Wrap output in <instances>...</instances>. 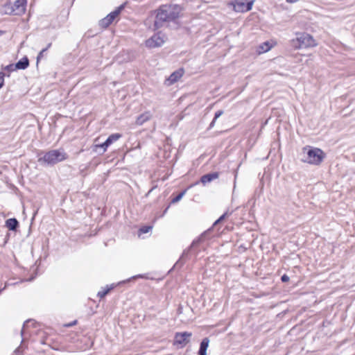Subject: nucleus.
I'll use <instances>...</instances> for the list:
<instances>
[{"label": "nucleus", "mask_w": 355, "mask_h": 355, "mask_svg": "<svg viewBox=\"0 0 355 355\" xmlns=\"http://www.w3.org/2000/svg\"><path fill=\"white\" fill-rule=\"evenodd\" d=\"M180 8L175 5H163L156 10L154 26L158 29L179 17Z\"/></svg>", "instance_id": "nucleus-1"}, {"label": "nucleus", "mask_w": 355, "mask_h": 355, "mask_svg": "<svg viewBox=\"0 0 355 355\" xmlns=\"http://www.w3.org/2000/svg\"><path fill=\"white\" fill-rule=\"evenodd\" d=\"M67 154L62 150H52L46 153L44 155L38 159V162L48 165H53L66 159Z\"/></svg>", "instance_id": "nucleus-2"}, {"label": "nucleus", "mask_w": 355, "mask_h": 355, "mask_svg": "<svg viewBox=\"0 0 355 355\" xmlns=\"http://www.w3.org/2000/svg\"><path fill=\"white\" fill-rule=\"evenodd\" d=\"M306 150V157L303 159L304 162L313 165H319L324 158V152L318 148H304L303 150L305 152Z\"/></svg>", "instance_id": "nucleus-3"}, {"label": "nucleus", "mask_w": 355, "mask_h": 355, "mask_svg": "<svg viewBox=\"0 0 355 355\" xmlns=\"http://www.w3.org/2000/svg\"><path fill=\"white\" fill-rule=\"evenodd\" d=\"M292 45L297 49H303L316 45L313 37L308 33L300 34L295 40H292Z\"/></svg>", "instance_id": "nucleus-4"}, {"label": "nucleus", "mask_w": 355, "mask_h": 355, "mask_svg": "<svg viewBox=\"0 0 355 355\" xmlns=\"http://www.w3.org/2000/svg\"><path fill=\"white\" fill-rule=\"evenodd\" d=\"M123 8V5L120 6L113 12L108 14L105 17L101 19L98 23L99 26L103 28H107L112 23L114 19L120 14Z\"/></svg>", "instance_id": "nucleus-5"}, {"label": "nucleus", "mask_w": 355, "mask_h": 355, "mask_svg": "<svg viewBox=\"0 0 355 355\" xmlns=\"http://www.w3.org/2000/svg\"><path fill=\"white\" fill-rule=\"evenodd\" d=\"M254 2V0L248 2H246L245 0H235L232 5L235 12H245L252 10Z\"/></svg>", "instance_id": "nucleus-6"}, {"label": "nucleus", "mask_w": 355, "mask_h": 355, "mask_svg": "<svg viewBox=\"0 0 355 355\" xmlns=\"http://www.w3.org/2000/svg\"><path fill=\"white\" fill-rule=\"evenodd\" d=\"M164 42V37L160 33H157L146 41V45L148 48H156L162 46Z\"/></svg>", "instance_id": "nucleus-7"}, {"label": "nucleus", "mask_w": 355, "mask_h": 355, "mask_svg": "<svg viewBox=\"0 0 355 355\" xmlns=\"http://www.w3.org/2000/svg\"><path fill=\"white\" fill-rule=\"evenodd\" d=\"M27 0H16L12 6L13 9L11 12L15 15H21L26 11Z\"/></svg>", "instance_id": "nucleus-8"}, {"label": "nucleus", "mask_w": 355, "mask_h": 355, "mask_svg": "<svg viewBox=\"0 0 355 355\" xmlns=\"http://www.w3.org/2000/svg\"><path fill=\"white\" fill-rule=\"evenodd\" d=\"M191 335V333L187 331L176 333L175 336V342L177 344L184 346L189 343Z\"/></svg>", "instance_id": "nucleus-9"}, {"label": "nucleus", "mask_w": 355, "mask_h": 355, "mask_svg": "<svg viewBox=\"0 0 355 355\" xmlns=\"http://www.w3.org/2000/svg\"><path fill=\"white\" fill-rule=\"evenodd\" d=\"M121 137V135L119 133L112 134L108 137L104 143L100 145H96V147L101 148L103 149V152H105L109 146H110L113 142L119 139Z\"/></svg>", "instance_id": "nucleus-10"}, {"label": "nucleus", "mask_w": 355, "mask_h": 355, "mask_svg": "<svg viewBox=\"0 0 355 355\" xmlns=\"http://www.w3.org/2000/svg\"><path fill=\"white\" fill-rule=\"evenodd\" d=\"M184 73V70L180 68L174 72H173L169 77L166 80V83L168 85H171L176 83Z\"/></svg>", "instance_id": "nucleus-11"}, {"label": "nucleus", "mask_w": 355, "mask_h": 355, "mask_svg": "<svg viewBox=\"0 0 355 355\" xmlns=\"http://www.w3.org/2000/svg\"><path fill=\"white\" fill-rule=\"evenodd\" d=\"M206 234H207V232H205L204 233H202L198 239H195L192 242V243H191V246L189 247V249L184 250L180 259L175 263V266L179 263V262L180 261V260L182 259H183L184 257H186L188 254L189 251L191 249H192L193 248H194L195 246H196L197 245H198L199 243H200L201 242L203 241L204 237L206 235Z\"/></svg>", "instance_id": "nucleus-12"}, {"label": "nucleus", "mask_w": 355, "mask_h": 355, "mask_svg": "<svg viewBox=\"0 0 355 355\" xmlns=\"http://www.w3.org/2000/svg\"><path fill=\"white\" fill-rule=\"evenodd\" d=\"M152 117V114L150 112L147 111L144 113L140 114L136 120V124L138 125H143L145 122L149 121Z\"/></svg>", "instance_id": "nucleus-13"}, {"label": "nucleus", "mask_w": 355, "mask_h": 355, "mask_svg": "<svg viewBox=\"0 0 355 355\" xmlns=\"http://www.w3.org/2000/svg\"><path fill=\"white\" fill-rule=\"evenodd\" d=\"M218 176H219V174L217 172L207 173L201 177L200 182L203 184H206L207 183H209V182H211L212 180L217 179L218 178Z\"/></svg>", "instance_id": "nucleus-14"}, {"label": "nucleus", "mask_w": 355, "mask_h": 355, "mask_svg": "<svg viewBox=\"0 0 355 355\" xmlns=\"http://www.w3.org/2000/svg\"><path fill=\"white\" fill-rule=\"evenodd\" d=\"M6 226L10 230L16 231L17 227H19V222L15 218H9L6 221Z\"/></svg>", "instance_id": "nucleus-15"}, {"label": "nucleus", "mask_w": 355, "mask_h": 355, "mask_svg": "<svg viewBox=\"0 0 355 355\" xmlns=\"http://www.w3.org/2000/svg\"><path fill=\"white\" fill-rule=\"evenodd\" d=\"M209 340L208 338H205L200 343L198 355H207V349L209 346Z\"/></svg>", "instance_id": "nucleus-16"}, {"label": "nucleus", "mask_w": 355, "mask_h": 355, "mask_svg": "<svg viewBox=\"0 0 355 355\" xmlns=\"http://www.w3.org/2000/svg\"><path fill=\"white\" fill-rule=\"evenodd\" d=\"M29 65V60L27 57H24L19 60L15 64V68L16 69H25Z\"/></svg>", "instance_id": "nucleus-17"}, {"label": "nucleus", "mask_w": 355, "mask_h": 355, "mask_svg": "<svg viewBox=\"0 0 355 355\" xmlns=\"http://www.w3.org/2000/svg\"><path fill=\"white\" fill-rule=\"evenodd\" d=\"M272 48V45L268 42H265L259 45L258 48L259 53H263L268 51Z\"/></svg>", "instance_id": "nucleus-18"}, {"label": "nucleus", "mask_w": 355, "mask_h": 355, "mask_svg": "<svg viewBox=\"0 0 355 355\" xmlns=\"http://www.w3.org/2000/svg\"><path fill=\"white\" fill-rule=\"evenodd\" d=\"M30 323L33 324V321L32 320H28L23 324V327L21 331V335L23 338H24L25 334H26V329L28 327Z\"/></svg>", "instance_id": "nucleus-19"}, {"label": "nucleus", "mask_w": 355, "mask_h": 355, "mask_svg": "<svg viewBox=\"0 0 355 355\" xmlns=\"http://www.w3.org/2000/svg\"><path fill=\"white\" fill-rule=\"evenodd\" d=\"M223 114V110H218L215 113L214 118L212 120V121L210 123L209 126V129H211V128H212L214 126L216 119L218 117H220Z\"/></svg>", "instance_id": "nucleus-20"}, {"label": "nucleus", "mask_w": 355, "mask_h": 355, "mask_svg": "<svg viewBox=\"0 0 355 355\" xmlns=\"http://www.w3.org/2000/svg\"><path fill=\"white\" fill-rule=\"evenodd\" d=\"M232 214V212L230 213H228L227 211L224 213L221 216H220V218L218 219H217L214 223L213 224V226H216V225H218L219 223H220L221 221H223L226 217H228L229 216H230Z\"/></svg>", "instance_id": "nucleus-21"}, {"label": "nucleus", "mask_w": 355, "mask_h": 355, "mask_svg": "<svg viewBox=\"0 0 355 355\" xmlns=\"http://www.w3.org/2000/svg\"><path fill=\"white\" fill-rule=\"evenodd\" d=\"M112 288L113 287L107 288L103 289L102 291H100L99 292H98V297H99L100 298H103L110 292V291L112 289Z\"/></svg>", "instance_id": "nucleus-22"}, {"label": "nucleus", "mask_w": 355, "mask_h": 355, "mask_svg": "<svg viewBox=\"0 0 355 355\" xmlns=\"http://www.w3.org/2000/svg\"><path fill=\"white\" fill-rule=\"evenodd\" d=\"M186 193V190L180 192L177 196H175V198H173L171 200V203H176L178 202H179L182 198V197L184 196Z\"/></svg>", "instance_id": "nucleus-23"}, {"label": "nucleus", "mask_w": 355, "mask_h": 355, "mask_svg": "<svg viewBox=\"0 0 355 355\" xmlns=\"http://www.w3.org/2000/svg\"><path fill=\"white\" fill-rule=\"evenodd\" d=\"M13 9V7L11 3H8L4 6V10L6 14L8 15H14V12H11V10Z\"/></svg>", "instance_id": "nucleus-24"}, {"label": "nucleus", "mask_w": 355, "mask_h": 355, "mask_svg": "<svg viewBox=\"0 0 355 355\" xmlns=\"http://www.w3.org/2000/svg\"><path fill=\"white\" fill-rule=\"evenodd\" d=\"M151 229V226H144L139 229V232L141 234H146L148 233Z\"/></svg>", "instance_id": "nucleus-25"}, {"label": "nucleus", "mask_w": 355, "mask_h": 355, "mask_svg": "<svg viewBox=\"0 0 355 355\" xmlns=\"http://www.w3.org/2000/svg\"><path fill=\"white\" fill-rule=\"evenodd\" d=\"M47 51V48L43 49L38 54L37 57V61L38 62L40 59L43 56L44 53Z\"/></svg>", "instance_id": "nucleus-26"}, {"label": "nucleus", "mask_w": 355, "mask_h": 355, "mask_svg": "<svg viewBox=\"0 0 355 355\" xmlns=\"http://www.w3.org/2000/svg\"><path fill=\"white\" fill-rule=\"evenodd\" d=\"M4 83V73L0 72V89L3 87Z\"/></svg>", "instance_id": "nucleus-27"}, {"label": "nucleus", "mask_w": 355, "mask_h": 355, "mask_svg": "<svg viewBox=\"0 0 355 355\" xmlns=\"http://www.w3.org/2000/svg\"><path fill=\"white\" fill-rule=\"evenodd\" d=\"M5 69L7 71H14L16 69L15 68L14 64H8L5 67Z\"/></svg>", "instance_id": "nucleus-28"}, {"label": "nucleus", "mask_w": 355, "mask_h": 355, "mask_svg": "<svg viewBox=\"0 0 355 355\" xmlns=\"http://www.w3.org/2000/svg\"><path fill=\"white\" fill-rule=\"evenodd\" d=\"M136 278H143V279H147V276L146 274H143V275H135V276H133L131 277V279H136Z\"/></svg>", "instance_id": "nucleus-29"}, {"label": "nucleus", "mask_w": 355, "mask_h": 355, "mask_svg": "<svg viewBox=\"0 0 355 355\" xmlns=\"http://www.w3.org/2000/svg\"><path fill=\"white\" fill-rule=\"evenodd\" d=\"M281 280L282 281V282H287L289 281V277L286 275H284L282 276Z\"/></svg>", "instance_id": "nucleus-30"}, {"label": "nucleus", "mask_w": 355, "mask_h": 355, "mask_svg": "<svg viewBox=\"0 0 355 355\" xmlns=\"http://www.w3.org/2000/svg\"><path fill=\"white\" fill-rule=\"evenodd\" d=\"M76 322V321H74L73 322H72V324H68L67 326V327H71V326H72V324H74Z\"/></svg>", "instance_id": "nucleus-31"}, {"label": "nucleus", "mask_w": 355, "mask_h": 355, "mask_svg": "<svg viewBox=\"0 0 355 355\" xmlns=\"http://www.w3.org/2000/svg\"><path fill=\"white\" fill-rule=\"evenodd\" d=\"M168 208H169V206H168V207L165 209V210L164 211V214L166 213V211H167V210L168 209Z\"/></svg>", "instance_id": "nucleus-32"}, {"label": "nucleus", "mask_w": 355, "mask_h": 355, "mask_svg": "<svg viewBox=\"0 0 355 355\" xmlns=\"http://www.w3.org/2000/svg\"><path fill=\"white\" fill-rule=\"evenodd\" d=\"M51 43H49L46 48H47V49H48L49 48L51 47Z\"/></svg>", "instance_id": "nucleus-33"}, {"label": "nucleus", "mask_w": 355, "mask_h": 355, "mask_svg": "<svg viewBox=\"0 0 355 355\" xmlns=\"http://www.w3.org/2000/svg\"><path fill=\"white\" fill-rule=\"evenodd\" d=\"M3 33V32L0 31V35H1Z\"/></svg>", "instance_id": "nucleus-34"}]
</instances>
